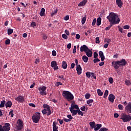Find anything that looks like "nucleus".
Returning a JSON list of instances; mask_svg holds the SVG:
<instances>
[{
	"label": "nucleus",
	"mask_w": 131,
	"mask_h": 131,
	"mask_svg": "<svg viewBox=\"0 0 131 131\" xmlns=\"http://www.w3.org/2000/svg\"><path fill=\"white\" fill-rule=\"evenodd\" d=\"M67 63L66 62V61H63L62 62V67L63 68V69H67Z\"/></svg>",
	"instance_id": "a878e982"
},
{
	"label": "nucleus",
	"mask_w": 131,
	"mask_h": 131,
	"mask_svg": "<svg viewBox=\"0 0 131 131\" xmlns=\"http://www.w3.org/2000/svg\"><path fill=\"white\" fill-rule=\"evenodd\" d=\"M108 81L110 83H111V84L113 83V78L112 77L109 78Z\"/></svg>",
	"instance_id": "de8ad7c7"
},
{
	"label": "nucleus",
	"mask_w": 131,
	"mask_h": 131,
	"mask_svg": "<svg viewBox=\"0 0 131 131\" xmlns=\"http://www.w3.org/2000/svg\"><path fill=\"white\" fill-rule=\"evenodd\" d=\"M125 83L126 85H130L131 84L130 81L129 80H126L125 81Z\"/></svg>",
	"instance_id": "a19ab883"
},
{
	"label": "nucleus",
	"mask_w": 131,
	"mask_h": 131,
	"mask_svg": "<svg viewBox=\"0 0 131 131\" xmlns=\"http://www.w3.org/2000/svg\"><path fill=\"white\" fill-rule=\"evenodd\" d=\"M58 128H59V127L58 126H57V123H56V122H53V131H58Z\"/></svg>",
	"instance_id": "aec40b11"
},
{
	"label": "nucleus",
	"mask_w": 131,
	"mask_h": 131,
	"mask_svg": "<svg viewBox=\"0 0 131 131\" xmlns=\"http://www.w3.org/2000/svg\"><path fill=\"white\" fill-rule=\"evenodd\" d=\"M97 94L98 96H103V92L101 91V90L100 89L97 90Z\"/></svg>",
	"instance_id": "f704fd0d"
},
{
	"label": "nucleus",
	"mask_w": 131,
	"mask_h": 131,
	"mask_svg": "<svg viewBox=\"0 0 131 131\" xmlns=\"http://www.w3.org/2000/svg\"><path fill=\"white\" fill-rule=\"evenodd\" d=\"M39 119H40V113H36L35 115H34L32 117L33 122L35 123H38Z\"/></svg>",
	"instance_id": "423d86ee"
},
{
	"label": "nucleus",
	"mask_w": 131,
	"mask_h": 131,
	"mask_svg": "<svg viewBox=\"0 0 131 131\" xmlns=\"http://www.w3.org/2000/svg\"><path fill=\"white\" fill-rule=\"evenodd\" d=\"M96 43H100V37H97L96 38Z\"/></svg>",
	"instance_id": "79ce46f5"
},
{
	"label": "nucleus",
	"mask_w": 131,
	"mask_h": 131,
	"mask_svg": "<svg viewBox=\"0 0 131 131\" xmlns=\"http://www.w3.org/2000/svg\"><path fill=\"white\" fill-rule=\"evenodd\" d=\"M23 125H24V123L22 120L18 119L16 123L15 128L17 130H21L23 128Z\"/></svg>",
	"instance_id": "39448f33"
},
{
	"label": "nucleus",
	"mask_w": 131,
	"mask_h": 131,
	"mask_svg": "<svg viewBox=\"0 0 131 131\" xmlns=\"http://www.w3.org/2000/svg\"><path fill=\"white\" fill-rule=\"evenodd\" d=\"M12 103L11 101H7L5 104V106L6 108H8V107L11 108L12 107Z\"/></svg>",
	"instance_id": "b1692460"
},
{
	"label": "nucleus",
	"mask_w": 131,
	"mask_h": 131,
	"mask_svg": "<svg viewBox=\"0 0 131 131\" xmlns=\"http://www.w3.org/2000/svg\"><path fill=\"white\" fill-rule=\"evenodd\" d=\"M45 12H46V10L45 9V8H41V11L40 12V16H41V17H42V16H44Z\"/></svg>",
	"instance_id": "cd10ccee"
},
{
	"label": "nucleus",
	"mask_w": 131,
	"mask_h": 131,
	"mask_svg": "<svg viewBox=\"0 0 131 131\" xmlns=\"http://www.w3.org/2000/svg\"><path fill=\"white\" fill-rule=\"evenodd\" d=\"M114 100H115V96L114 95L111 94L108 96V100L111 103H114Z\"/></svg>",
	"instance_id": "ddd939ff"
},
{
	"label": "nucleus",
	"mask_w": 131,
	"mask_h": 131,
	"mask_svg": "<svg viewBox=\"0 0 131 131\" xmlns=\"http://www.w3.org/2000/svg\"><path fill=\"white\" fill-rule=\"evenodd\" d=\"M116 5H118V7L121 8L122 7V1L121 0H116Z\"/></svg>",
	"instance_id": "412c9836"
},
{
	"label": "nucleus",
	"mask_w": 131,
	"mask_h": 131,
	"mask_svg": "<svg viewBox=\"0 0 131 131\" xmlns=\"http://www.w3.org/2000/svg\"><path fill=\"white\" fill-rule=\"evenodd\" d=\"M52 56L53 57H55V56H57V52L55 50H53L52 51Z\"/></svg>",
	"instance_id": "a18cd8bd"
},
{
	"label": "nucleus",
	"mask_w": 131,
	"mask_h": 131,
	"mask_svg": "<svg viewBox=\"0 0 131 131\" xmlns=\"http://www.w3.org/2000/svg\"><path fill=\"white\" fill-rule=\"evenodd\" d=\"M104 42H107V43H109V42H111V39H105V40H104Z\"/></svg>",
	"instance_id": "e2e57ef3"
},
{
	"label": "nucleus",
	"mask_w": 131,
	"mask_h": 131,
	"mask_svg": "<svg viewBox=\"0 0 131 131\" xmlns=\"http://www.w3.org/2000/svg\"><path fill=\"white\" fill-rule=\"evenodd\" d=\"M31 27L34 28V27L36 26V23L34 21L32 22V23L31 24Z\"/></svg>",
	"instance_id": "37998d69"
},
{
	"label": "nucleus",
	"mask_w": 131,
	"mask_h": 131,
	"mask_svg": "<svg viewBox=\"0 0 131 131\" xmlns=\"http://www.w3.org/2000/svg\"><path fill=\"white\" fill-rule=\"evenodd\" d=\"M86 2H88L86 0L82 1L78 4V7H83V6H85V4H86Z\"/></svg>",
	"instance_id": "5701e85b"
},
{
	"label": "nucleus",
	"mask_w": 131,
	"mask_h": 131,
	"mask_svg": "<svg viewBox=\"0 0 131 131\" xmlns=\"http://www.w3.org/2000/svg\"><path fill=\"white\" fill-rule=\"evenodd\" d=\"M69 109H76V110H78V109H79V107H78V105L77 104H72L71 107H69Z\"/></svg>",
	"instance_id": "6ab92c4d"
},
{
	"label": "nucleus",
	"mask_w": 131,
	"mask_h": 131,
	"mask_svg": "<svg viewBox=\"0 0 131 131\" xmlns=\"http://www.w3.org/2000/svg\"><path fill=\"white\" fill-rule=\"evenodd\" d=\"M85 21H86V17H83L81 20V23H82V25H83V24H84V23H85Z\"/></svg>",
	"instance_id": "c9c22d12"
},
{
	"label": "nucleus",
	"mask_w": 131,
	"mask_h": 131,
	"mask_svg": "<svg viewBox=\"0 0 131 131\" xmlns=\"http://www.w3.org/2000/svg\"><path fill=\"white\" fill-rule=\"evenodd\" d=\"M112 64V66L115 68V69H116V70L119 69V67H120V66H119L118 61H113Z\"/></svg>",
	"instance_id": "9b49d317"
},
{
	"label": "nucleus",
	"mask_w": 131,
	"mask_h": 131,
	"mask_svg": "<svg viewBox=\"0 0 131 131\" xmlns=\"http://www.w3.org/2000/svg\"><path fill=\"white\" fill-rule=\"evenodd\" d=\"M76 71L78 75H80V74H81V71H82V69H81L80 64H78V66L76 67Z\"/></svg>",
	"instance_id": "f3484780"
},
{
	"label": "nucleus",
	"mask_w": 131,
	"mask_h": 131,
	"mask_svg": "<svg viewBox=\"0 0 131 131\" xmlns=\"http://www.w3.org/2000/svg\"><path fill=\"white\" fill-rule=\"evenodd\" d=\"M120 119H122L123 122H128L131 120V116L129 115L123 113L121 115Z\"/></svg>",
	"instance_id": "20e7f679"
},
{
	"label": "nucleus",
	"mask_w": 131,
	"mask_h": 131,
	"mask_svg": "<svg viewBox=\"0 0 131 131\" xmlns=\"http://www.w3.org/2000/svg\"><path fill=\"white\" fill-rule=\"evenodd\" d=\"M91 77H93V78H94V79H97V77H96V76H95V74L94 73H91Z\"/></svg>",
	"instance_id": "864d4df0"
},
{
	"label": "nucleus",
	"mask_w": 131,
	"mask_h": 131,
	"mask_svg": "<svg viewBox=\"0 0 131 131\" xmlns=\"http://www.w3.org/2000/svg\"><path fill=\"white\" fill-rule=\"evenodd\" d=\"M13 32H14V30H13L12 29H8L7 30V33H8V35H11V34H12V33H13Z\"/></svg>",
	"instance_id": "7c9ffc66"
},
{
	"label": "nucleus",
	"mask_w": 131,
	"mask_h": 131,
	"mask_svg": "<svg viewBox=\"0 0 131 131\" xmlns=\"http://www.w3.org/2000/svg\"><path fill=\"white\" fill-rule=\"evenodd\" d=\"M62 96L65 99L69 101V102L72 101V100L74 99L73 94H72V93L69 91H64L62 92Z\"/></svg>",
	"instance_id": "f03ea898"
},
{
	"label": "nucleus",
	"mask_w": 131,
	"mask_h": 131,
	"mask_svg": "<svg viewBox=\"0 0 131 131\" xmlns=\"http://www.w3.org/2000/svg\"><path fill=\"white\" fill-rule=\"evenodd\" d=\"M124 29H129V26L125 25L123 27Z\"/></svg>",
	"instance_id": "0e129e2a"
},
{
	"label": "nucleus",
	"mask_w": 131,
	"mask_h": 131,
	"mask_svg": "<svg viewBox=\"0 0 131 131\" xmlns=\"http://www.w3.org/2000/svg\"><path fill=\"white\" fill-rule=\"evenodd\" d=\"M15 101L19 102L20 103H23L24 102V97L23 96H18L15 98Z\"/></svg>",
	"instance_id": "2eb2a0df"
},
{
	"label": "nucleus",
	"mask_w": 131,
	"mask_h": 131,
	"mask_svg": "<svg viewBox=\"0 0 131 131\" xmlns=\"http://www.w3.org/2000/svg\"><path fill=\"white\" fill-rule=\"evenodd\" d=\"M118 62L119 63V66H120V67H123L124 66H125L127 63L126 60H125L124 59H122L120 61H118Z\"/></svg>",
	"instance_id": "1a4fd4ad"
},
{
	"label": "nucleus",
	"mask_w": 131,
	"mask_h": 131,
	"mask_svg": "<svg viewBox=\"0 0 131 131\" xmlns=\"http://www.w3.org/2000/svg\"><path fill=\"white\" fill-rule=\"evenodd\" d=\"M125 110L127 113H131V103L129 102L125 107Z\"/></svg>",
	"instance_id": "f8f14e48"
},
{
	"label": "nucleus",
	"mask_w": 131,
	"mask_h": 131,
	"mask_svg": "<svg viewBox=\"0 0 131 131\" xmlns=\"http://www.w3.org/2000/svg\"><path fill=\"white\" fill-rule=\"evenodd\" d=\"M96 22H97V19L96 18H94L92 22L93 26H95V25H96Z\"/></svg>",
	"instance_id": "3c124183"
},
{
	"label": "nucleus",
	"mask_w": 131,
	"mask_h": 131,
	"mask_svg": "<svg viewBox=\"0 0 131 131\" xmlns=\"http://www.w3.org/2000/svg\"><path fill=\"white\" fill-rule=\"evenodd\" d=\"M102 127V124H97L96 125H95V127L94 128L95 131H97L100 129V128Z\"/></svg>",
	"instance_id": "393cba45"
},
{
	"label": "nucleus",
	"mask_w": 131,
	"mask_h": 131,
	"mask_svg": "<svg viewBox=\"0 0 131 131\" xmlns=\"http://www.w3.org/2000/svg\"><path fill=\"white\" fill-rule=\"evenodd\" d=\"M82 59L85 63H88V61H89V57H88L86 56H83Z\"/></svg>",
	"instance_id": "bb28decb"
},
{
	"label": "nucleus",
	"mask_w": 131,
	"mask_h": 131,
	"mask_svg": "<svg viewBox=\"0 0 131 131\" xmlns=\"http://www.w3.org/2000/svg\"><path fill=\"white\" fill-rule=\"evenodd\" d=\"M80 109H81V111H85V106H83L81 107Z\"/></svg>",
	"instance_id": "338daca9"
},
{
	"label": "nucleus",
	"mask_w": 131,
	"mask_h": 131,
	"mask_svg": "<svg viewBox=\"0 0 131 131\" xmlns=\"http://www.w3.org/2000/svg\"><path fill=\"white\" fill-rule=\"evenodd\" d=\"M85 98L86 99H90L91 98V94L87 93L85 95Z\"/></svg>",
	"instance_id": "ea45409f"
},
{
	"label": "nucleus",
	"mask_w": 131,
	"mask_h": 131,
	"mask_svg": "<svg viewBox=\"0 0 131 131\" xmlns=\"http://www.w3.org/2000/svg\"><path fill=\"white\" fill-rule=\"evenodd\" d=\"M62 38H64V39H68V36H67V35L65 34H63L61 35Z\"/></svg>",
	"instance_id": "58836bf2"
},
{
	"label": "nucleus",
	"mask_w": 131,
	"mask_h": 131,
	"mask_svg": "<svg viewBox=\"0 0 131 131\" xmlns=\"http://www.w3.org/2000/svg\"><path fill=\"white\" fill-rule=\"evenodd\" d=\"M91 128H95V127H96V123H95V122H91L89 123Z\"/></svg>",
	"instance_id": "c85d7f7f"
},
{
	"label": "nucleus",
	"mask_w": 131,
	"mask_h": 131,
	"mask_svg": "<svg viewBox=\"0 0 131 131\" xmlns=\"http://www.w3.org/2000/svg\"><path fill=\"white\" fill-rule=\"evenodd\" d=\"M64 33H66V34H67V35H70V33L69 32V31H68V30H66L64 31Z\"/></svg>",
	"instance_id": "680f3d73"
},
{
	"label": "nucleus",
	"mask_w": 131,
	"mask_h": 131,
	"mask_svg": "<svg viewBox=\"0 0 131 131\" xmlns=\"http://www.w3.org/2000/svg\"><path fill=\"white\" fill-rule=\"evenodd\" d=\"M9 115H10L11 117H14V114L13 113V110L9 112Z\"/></svg>",
	"instance_id": "603ef678"
},
{
	"label": "nucleus",
	"mask_w": 131,
	"mask_h": 131,
	"mask_svg": "<svg viewBox=\"0 0 131 131\" xmlns=\"http://www.w3.org/2000/svg\"><path fill=\"white\" fill-rule=\"evenodd\" d=\"M119 116V115H118V114L117 113H115L114 115V117L115 118H118Z\"/></svg>",
	"instance_id": "bf43d9fd"
},
{
	"label": "nucleus",
	"mask_w": 131,
	"mask_h": 131,
	"mask_svg": "<svg viewBox=\"0 0 131 131\" xmlns=\"http://www.w3.org/2000/svg\"><path fill=\"white\" fill-rule=\"evenodd\" d=\"M78 115H81V116H83V113L80 111L79 108H78L77 113Z\"/></svg>",
	"instance_id": "e433bc0d"
},
{
	"label": "nucleus",
	"mask_w": 131,
	"mask_h": 131,
	"mask_svg": "<svg viewBox=\"0 0 131 131\" xmlns=\"http://www.w3.org/2000/svg\"><path fill=\"white\" fill-rule=\"evenodd\" d=\"M118 108L119 110H123V105H122V104H119Z\"/></svg>",
	"instance_id": "49530a36"
},
{
	"label": "nucleus",
	"mask_w": 131,
	"mask_h": 131,
	"mask_svg": "<svg viewBox=\"0 0 131 131\" xmlns=\"http://www.w3.org/2000/svg\"><path fill=\"white\" fill-rule=\"evenodd\" d=\"M62 83L60 82H57L55 83L56 86H59V85H62Z\"/></svg>",
	"instance_id": "09e8293b"
},
{
	"label": "nucleus",
	"mask_w": 131,
	"mask_h": 131,
	"mask_svg": "<svg viewBox=\"0 0 131 131\" xmlns=\"http://www.w3.org/2000/svg\"><path fill=\"white\" fill-rule=\"evenodd\" d=\"M68 118H69V119L70 120V121H71V120H72V119H73V117H72V116H71V115H68L67 116Z\"/></svg>",
	"instance_id": "8fccbe9b"
},
{
	"label": "nucleus",
	"mask_w": 131,
	"mask_h": 131,
	"mask_svg": "<svg viewBox=\"0 0 131 131\" xmlns=\"http://www.w3.org/2000/svg\"><path fill=\"white\" fill-rule=\"evenodd\" d=\"M93 102H94L93 99H89L86 101V103L89 105V106H92V103H93Z\"/></svg>",
	"instance_id": "2f4dec72"
},
{
	"label": "nucleus",
	"mask_w": 131,
	"mask_h": 131,
	"mask_svg": "<svg viewBox=\"0 0 131 131\" xmlns=\"http://www.w3.org/2000/svg\"><path fill=\"white\" fill-rule=\"evenodd\" d=\"M94 58H95V59L98 58V53L97 52L94 53Z\"/></svg>",
	"instance_id": "4d7b16f0"
},
{
	"label": "nucleus",
	"mask_w": 131,
	"mask_h": 131,
	"mask_svg": "<svg viewBox=\"0 0 131 131\" xmlns=\"http://www.w3.org/2000/svg\"><path fill=\"white\" fill-rule=\"evenodd\" d=\"M91 74L92 73H91L90 72H88L86 73V76L88 78H90V77H91Z\"/></svg>",
	"instance_id": "4c0bfd02"
},
{
	"label": "nucleus",
	"mask_w": 131,
	"mask_h": 131,
	"mask_svg": "<svg viewBox=\"0 0 131 131\" xmlns=\"http://www.w3.org/2000/svg\"><path fill=\"white\" fill-rule=\"evenodd\" d=\"M43 107L44 109L42 110V113L43 115L47 114V116H49V115H51V114H52V111L50 108V105L47 104H44L43 105Z\"/></svg>",
	"instance_id": "7ed1b4c3"
},
{
	"label": "nucleus",
	"mask_w": 131,
	"mask_h": 131,
	"mask_svg": "<svg viewBox=\"0 0 131 131\" xmlns=\"http://www.w3.org/2000/svg\"><path fill=\"white\" fill-rule=\"evenodd\" d=\"M106 18L110 22L111 26H113L115 24H119L120 22V19H119L118 15L113 12L110 13Z\"/></svg>",
	"instance_id": "f257e3e1"
},
{
	"label": "nucleus",
	"mask_w": 131,
	"mask_h": 131,
	"mask_svg": "<svg viewBox=\"0 0 131 131\" xmlns=\"http://www.w3.org/2000/svg\"><path fill=\"white\" fill-rule=\"evenodd\" d=\"M0 131H5L4 127L2 125H0Z\"/></svg>",
	"instance_id": "774afa93"
},
{
	"label": "nucleus",
	"mask_w": 131,
	"mask_h": 131,
	"mask_svg": "<svg viewBox=\"0 0 131 131\" xmlns=\"http://www.w3.org/2000/svg\"><path fill=\"white\" fill-rule=\"evenodd\" d=\"M108 94H109V91L108 90H105V93L104 94L103 98L106 99L107 98V96H108Z\"/></svg>",
	"instance_id": "72a5a7b5"
},
{
	"label": "nucleus",
	"mask_w": 131,
	"mask_h": 131,
	"mask_svg": "<svg viewBox=\"0 0 131 131\" xmlns=\"http://www.w3.org/2000/svg\"><path fill=\"white\" fill-rule=\"evenodd\" d=\"M89 49V47H88V46H86V45H84L81 46L80 52L81 53H82V52H84L85 53L86 51H87Z\"/></svg>",
	"instance_id": "4468645a"
},
{
	"label": "nucleus",
	"mask_w": 131,
	"mask_h": 131,
	"mask_svg": "<svg viewBox=\"0 0 131 131\" xmlns=\"http://www.w3.org/2000/svg\"><path fill=\"white\" fill-rule=\"evenodd\" d=\"M93 62L94 63H97L98 62H100V60L99 59V58L95 59L93 60Z\"/></svg>",
	"instance_id": "13d9d810"
},
{
	"label": "nucleus",
	"mask_w": 131,
	"mask_h": 131,
	"mask_svg": "<svg viewBox=\"0 0 131 131\" xmlns=\"http://www.w3.org/2000/svg\"><path fill=\"white\" fill-rule=\"evenodd\" d=\"M85 53L86 56L89 57V58H91V57L93 56V51H92V50H91L90 49H88L87 51L85 52Z\"/></svg>",
	"instance_id": "dca6fc26"
},
{
	"label": "nucleus",
	"mask_w": 131,
	"mask_h": 131,
	"mask_svg": "<svg viewBox=\"0 0 131 131\" xmlns=\"http://www.w3.org/2000/svg\"><path fill=\"white\" fill-rule=\"evenodd\" d=\"M99 57L101 58V61H104V60H105V56H104V53H103V51H99Z\"/></svg>",
	"instance_id": "a211bd4d"
},
{
	"label": "nucleus",
	"mask_w": 131,
	"mask_h": 131,
	"mask_svg": "<svg viewBox=\"0 0 131 131\" xmlns=\"http://www.w3.org/2000/svg\"><path fill=\"white\" fill-rule=\"evenodd\" d=\"M3 126L5 131H9L11 129V125L9 123H6Z\"/></svg>",
	"instance_id": "9d476101"
},
{
	"label": "nucleus",
	"mask_w": 131,
	"mask_h": 131,
	"mask_svg": "<svg viewBox=\"0 0 131 131\" xmlns=\"http://www.w3.org/2000/svg\"><path fill=\"white\" fill-rule=\"evenodd\" d=\"M11 43V41L10 40V39H7L5 41V44L6 45H10Z\"/></svg>",
	"instance_id": "c03bdc74"
},
{
	"label": "nucleus",
	"mask_w": 131,
	"mask_h": 131,
	"mask_svg": "<svg viewBox=\"0 0 131 131\" xmlns=\"http://www.w3.org/2000/svg\"><path fill=\"white\" fill-rule=\"evenodd\" d=\"M5 104H6V101H2L0 104V108H4V107H5Z\"/></svg>",
	"instance_id": "c756f323"
},
{
	"label": "nucleus",
	"mask_w": 131,
	"mask_h": 131,
	"mask_svg": "<svg viewBox=\"0 0 131 131\" xmlns=\"http://www.w3.org/2000/svg\"><path fill=\"white\" fill-rule=\"evenodd\" d=\"M76 39H79V38H80V35H79V34H77L76 35Z\"/></svg>",
	"instance_id": "69168bd1"
},
{
	"label": "nucleus",
	"mask_w": 131,
	"mask_h": 131,
	"mask_svg": "<svg viewBox=\"0 0 131 131\" xmlns=\"http://www.w3.org/2000/svg\"><path fill=\"white\" fill-rule=\"evenodd\" d=\"M51 67L53 68L54 71L58 70L59 69V67L57 66V61H52L51 63Z\"/></svg>",
	"instance_id": "6e6552de"
},
{
	"label": "nucleus",
	"mask_w": 131,
	"mask_h": 131,
	"mask_svg": "<svg viewBox=\"0 0 131 131\" xmlns=\"http://www.w3.org/2000/svg\"><path fill=\"white\" fill-rule=\"evenodd\" d=\"M57 121H59L60 124H63V120L57 119Z\"/></svg>",
	"instance_id": "052dcab7"
},
{
	"label": "nucleus",
	"mask_w": 131,
	"mask_h": 131,
	"mask_svg": "<svg viewBox=\"0 0 131 131\" xmlns=\"http://www.w3.org/2000/svg\"><path fill=\"white\" fill-rule=\"evenodd\" d=\"M38 91L39 92L40 95L42 96H46L47 95V87L46 86H42L41 87L38 88Z\"/></svg>",
	"instance_id": "0eeeda50"
},
{
	"label": "nucleus",
	"mask_w": 131,
	"mask_h": 131,
	"mask_svg": "<svg viewBox=\"0 0 131 131\" xmlns=\"http://www.w3.org/2000/svg\"><path fill=\"white\" fill-rule=\"evenodd\" d=\"M75 53H76V46H74V49L73 50V53L75 54Z\"/></svg>",
	"instance_id": "6e6d98bb"
},
{
	"label": "nucleus",
	"mask_w": 131,
	"mask_h": 131,
	"mask_svg": "<svg viewBox=\"0 0 131 131\" xmlns=\"http://www.w3.org/2000/svg\"><path fill=\"white\" fill-rule=\"evenodd\" d=\"M64 20L65 21H67L68 20H69V15H66L64 17Z\"/></svg>",
	"instance_id": "5fc2aeb1"
},
{
	"label": "nucleus",
	"mask_w": 131,
	"mask_h": 131,
	"mask_svg": "<svg viewBox=\"0 0 131 131\" xmlns=\"http://www.w3.org/2000/svg\"><path fill=\"white\" fill-rule=\"evenodd\" d=\"M96 25H97V26H100V25H101V18L100 17H99L98 18H97Z\"/></svg>",
	"instance_id": "473e14b6"
},
{
	"label": "nucleus",
	"mask_w": 131,
	"mask_h": 131,
	"mask_svg": "<svg viewBox=\"0 0 131 131\" xmlns=\"http://www.w3.org/2000/svg\"><path fill=\"white\" fill-rule=\"evenodd\" d=\"M70 111L71 112V113L72 114V116H75V115H76V114H77L78 110L70 109Z\"/></svg>",
	"instance_id": "4be33fe9"
}]
</instances>
